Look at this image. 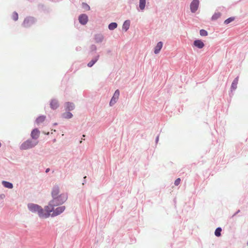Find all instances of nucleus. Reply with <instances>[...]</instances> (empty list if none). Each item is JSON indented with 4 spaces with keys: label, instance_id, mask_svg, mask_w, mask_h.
<instances>
[{
    "label": "nucleus",
    "instance_id": "20e7f679",
    "mask_svg": "<svg viewBox=\"0 0 248 248\" xmlns=\"http://www.w3.org/2000/svg\"><path fill=\"white\" fill-rule=\"evenodd\" d=\"M38 143V141L29 139L23 142L19 147L21 150H27L34 148Z\"/></svg>",
    "mask_w": 248,
    "mask_h": 248
},
{
    "label": "nucleus",
    "instance_id": "c756f323",
    "mask_svg": "<svg viewBox=\"0 0 248 248\" xmlns=\"http://www.w3.org/2000/svg\"><path fill=\"white\" fill-rule=\"evenodd\" d=\"M200 34L202 36H206L208 35V32L204 29H201L200 31Z\"/></svg>",
    "mask_w": 248,
    "mask_h": 248
},
{
    "label": "nucleus",
    "instance_id": "bb28decb",
    "mask_svg": "<svg viewBox=\"0 0 248 248\" xmlns=\"http://www.w3.org/2000/svg\"><path fill=\"white\" fill-rule=\"evenodd\" d=\"M12 18L13 20L16 21L18 19V15L16 12H14L12 14Z\"/></svg>",
    "mask_w": 248,
    "mask_h": 248
},
{
    "label": "nucleus",
    "instance_id": "0eeeda50",
    "mask_svg": "<svg viewBox=\"0 0 248 248\" xmlns=\"http://www.w3.org/2000/svg\"><path fill=\"white\" fill-rule=\"evenodd\" d=\"M120 95V92L119 90H116L113 96L112 97L110 102H109V106H113L117 102V101L118 99L119 96Z\"/></svg>",
    "mask_w": 248,
    "mask_h": 248
},
{
    "label": "nucleus",
    "instance_id": "b1692460",
    "mask_svg": "<svg viewBox=\"0 0 248 248\" xmlns=\"http://www.w3.org/2000/svg\"><path fill=\"white\" fill-rule=\"evenodd\" d=\"M221 14L220 12L215 13L212 16L211 20L213 21L216 20L219 18Z\"/></svg>",
    "mask_w": 248,
    "mask_h": 248
},
{
    "label": "nucleus",
    "instance_id": "dca6fc26",
    "mask_svg": "<svg viewBox=\"0 0 248 248\" xmlns=\"http://www.w3.org/2000/svg\"><path fill=\"white\" fill-rule=\"evenodd\" d=\"M239 77H236L232 82L231 87V91L232 92L234 91L237 88V85L238 82Z\"/></svg>",
    "mask_w": 248,
    "mask_h": 248
},
{
    "label": "nucleus",
    "instance_id": "473e14b6",
    "mask_svg": "<svg viewBox=\"0 0 248 248\" xmlns=\"http://www.w3.org/2000/svg\"><path fill=\"white\" fill-rule=\"evenodd\" d=\"M5 197V196L3 194H1L0 195V199H3Z\"/></svg>",
    "mask_w": 248,
    "mask_h": 248
},
{
    "label": "nucleus",
    "instance_id": "f03ea898",
    "mask_svg": "<svg viewBox=\"0 0 248 248\" xmlns=\"http://www.w3.org/2000/svg\"><path fill=\"white\" fill-rule=\"evenodd\" d=\"M27 206L29 210L31 212L37 213L38 216L41 218H46L45 211L40 205L33 203H29Z\"/></svg>",
    "mask_w": 248,
    "mask_h": 248
},
{
    "label": "nucleus",
    "instance_id": "ea45409f",
    "mask_svg": "<svg viewBox=\"0 0 248 248\" xmlns=\"http://www.w3.org/2000/svg\"><path fill=\"white\" fill-rule=\"evenodd\" d=\"M247 245L248 246V242H247Z\"/></svg>",
    "mask_w": 248,
    "mask_h": 248
},
{
    "label": "nucleus",
    "instance_id": "f8f14e48",
    "mask_svg": "<svg viewBox=\"0 0 248 248\" xmlns=\"http://www.w3.org/2000/svg\"><path fill=\"white\" fill-rule=\"evenodd\" d=\"M100 55L99 54H96L94 56L92 60L87 63V66L89 67H92L99 60Z\"/></svg>",
    "mask_w": 248,
    "mask_h": 248
},
{
    "label": "nucleus",
    "instance_id": "5701e85b",
    "mask_svg": "<svg viewBox=\"0 0 248 248\" xmlns=\"http://www.w3.org/2000/svg\"><path fill=\"white\" fill-rule=\"evenodd\" d=\"M118 26L116 22H111L108 24V28L109 30L112 31L115 29Z\"/></svg>",
    "mask_w": 248,
    "mask_h": 248
},
{
    "label": "nucleus",
    "instance_id": "9d476101",
    "mask_svg": "<svg viewBox=\"0 0 248 248\" xmlns=\"http://www.w3.org/2000/svg\"><path fill=\"white\" fill-rule=\"evenodd\" d=\"M78 20L80 24L84 25L86 24L88 21V16L86 14H82L79 16Z\"/></svg>",
    "mask_w": 248,
    "mask_h": 248
},
{
    "label": "nucleus",
    "instance_id": "ddd939ff",
    "mask_svg": "<svg viewBox=\"0 0 248 248\" xmlns=\"http://www.w3.org/2000/svg\"><path fill=\"white\" fill-rule=\"evenodd\" d=\"M64 105L66 111H72L75 108V104L72 102H66Z\"/></svg>",
    "mask_w": 248,
    "mask_h": 248
},
{
    "label": "nucleus",
    "instance_id": "1a4fd4ad",
    "mask_svg": "<svg viewBox=\"0 0 248 248\" xmlns=\"http://www.w3.org/2000/svg\"><path fill=\"white\" fill-rule=\"evenodd\" d=\"M205 46L204 42L201 39H196L192 45L193 47H196L199 49H202Z\"/></svg>",
    "mask_w": 248,
    "mask_h": 248
},
{
    "label": "nucleus",
    "instance_id": "4468645a",
    "mask_svg": "<svg viewBox=\"0 0 248 248\" xmlns=\"http://www.w3.org/2000/svg\"><path fill=\"white\" fill-rule=\"evenodd\" d=\"M60 193V188L59 186L57 185H55L52 188V190L51 191V196L53 198L59 195V194Z\"/></svg>",
    "mask_w": 248,
    "mask_h": 248
},
{
    "label": "nucleus",
    "instance_id": "72a5a7b5",
    "mask_svg": "<svg viewBox=\"0 0 248 248\" xmlns=\"http://www.w3.org/2000/svg\"><path fill=\"white\" fill-rule=\"evenodd\" d=\"M159 140V135H158L155 138V143H157Z\"/></svg>",
    "mask_w": 248,
    "mask_h": 248
},
{
    "label": "nucleus",
    "instance_id": "4be33fe9",
    "mask_svg": "<svg viewBox=\"0 0 248 248\" xmlns=\"http://www.w3.org/2000/svg\"><path fill=\"white\" fill-rule=\"evenodd\" d=\"M46 118V116L40 115L36 118V119L35 120V122L37 124L42 123L43 122H44L45 121Z\"/></svg>",
    "mask_w": 248,
    "mask_h": 248
},
{
    "label": "nucleus",
    "instance_id": "cd10ccee",
    "mask_svg": "<svg viewBox=\"0 0 248 248\" xmlns=\"http://www.w3.org/2000/svg\"><path fill=\"white\" fill-rule=\"evenodd\" d=\"M90 53L93 54V52H94V53L96 52L97 47L95 45H92L90 46Z\"/></svg>",
    "mask_w": 248,
    "mask_h": 248
},
{
    "label": "nucleus",
    "instance_id": "aec40b11",
    "mask_svg": "<svg viewBox=\"0 0 248 248\" xmlns=\"http://www.w3.org/2000/svg\"><path fill=\"white\" fill-rule=\"evenodd\" d=\"M2 184L3 186L6 188L11 189L13 187V184L12 183L8 182V181H2Z\"/></svg>",
    "mask_w": 248,
    "mask_h": 248
},
{
    "label": "nucleus",
    "instance_id": "a211bd4d",
    "mask_svg": "<svg viewBox=\"0 0 248 248\" xmlns=\"http://www.w3.org/2000/svg\"><path fill=\"white\" fill-rule=\"evenodd\" d=\"M104 36L101 33L96 34L94 36V40L96 43L102 42L104 39Z\"/></svg>",
    "mask_w": 248,
    "mask_h": 248
},
{
    "label": "nucleus",
    "instance_id": "423d86ee",
    "mask_svg": "<svg viewBox=\"0 0 248 248\" xmlns=\"http://www.w3.org/2000/svg\"><path fill=\"white\" fill-rule=\"evenodd\" d=\"M199 0H193L190 5V11L192 13H195L198 10L199 6Z\"/></svg>",
    "mask_w": 248,
    "mask_h": 248
},
{
    "label": "nucleus",
    "instance_id": "2f4dec72",
    "mask_svg": "<svg viewBox=\"0 0 248 248\" xmlns=\"http://www.w3.org/2000/svg\"><path fill=\"white\" fill-rule=\"evenodd\" d=\"M50 207L49 205L48 206H46L45 207L46 212L45 213H47L49 210H50L51 208H49Z\"/></svg>",
    "mask_w": 248,
    "mask_h": 248
},
{
    "label": "nucleus",
    "instance_id": "393cba45",
    "mask_svg": "<svg viewBox=\"0 0 248 248\" xmlns=\"http://www.w3.org/2000/svg\"><path fill=\"white\" fill-rule=\"evenodd\" d=\"M222 228L221 227H217L215 231V235L217 237H219L221 235Z\"/></svg>",
    "mask_w": 248,
    "mask_h": 248
},
{
    "label": "nucleus",
    "instance_id": "2eb2a0df",
    "mask_svg": "<svg viewBox=\"0 0 248 248\" xmlns=\"http://www.w3.org/2000/svg\"><path fill=\"white\" fill-rule=\"evenodd\" d=\"M163 46V43L161 41H160L157 43V45L154 48V53L155 54H157L159 53L161 48Z\"/></svg>",
    "mask_w": 248,
    "mask_h": 248
},
{
    "label": "nucleus",
    "instance_id": "f704fd0d",
    "mask_svg": "<svg viewBox=\"0 0 248 248\" xmlns=\"http://www.w3.org/2000/svg\"><path fill=\"white\" fill-rule=\"evenodd\" d=\"M240 212V210H237L232 216V217H234L236 216L238 213H239Z\"/></svg>",
    "mask_w": 248,
    "mask_h": 248
},
{
    "label": "nucleus",
    "instance_id": "39448f33",
    "mask_svg": "<svg viewBox=\"0 0 248 248\" xmlns=\"http://www.w3.org/2000/svg\"><path fill=\"white\" fill-rule=\"evenodd\" d=\"M37 21V18L35 17L28 16L24 18L21 26L25 28H29L34 25Z\"/></svg>",
    "mask_w": 248,
    "mask_h": 248
},
{
    "label": "nucleus",
    "instance_id": "c85d7f7f",
    "mask_svg": "<svg viewBox=\"0 0 248 248\" xmlns=\"http://www.w3.org/2000/svg\"><path fill=\"white\" fill-rule=\"evenodd\" d=\"M82 7L84 9H85L86 11H89L90 10V6L85 2H82Z\"/></svg>",
    "mask_w": 248,
    "mask_h": 248
},
{
    "label": "nucleus",
    "instance_id": "c9c22d12",
    "mask_svg": "<svg viewBox=\"0 0 248 248\" xmlns=\"http://www.w3.org/2000/svg\"><path fill=\"white\" fill-rule=\"evenodd\" d=\"M49 170H50V169H49V168H47V169L46 170V171H46V173H47V172H48L49 171Z\"/></svg>",
    "mask_w": 248,
    "mask_h": 248
},
{
    "label": "nucleus",
    "instance_id": "9b49d317",
    "mask_svg": "<svg viewBox=\"0 0 248 248\" xmlns=\"http://www.w3.org/2000/svg\"><path fill=\"white\" fill-rule=\"evenodd\" d=\"M50 107L53 110H55L59 107V103L57 99L53 98L50 101Z\"/></svg>",
    "mask_w": 248,
    "mask_h": 248
},
{
    "label": "nucleus",
    "instance_id": "e433bc0d",
    "mask_svg": "<svg viewBox=\"0 0 248 248\" xmlns=\"http://www.w3.org/2000/svg\"><path fill=\"white\" fill-rule=\"evenodd\" d=\"M39 6H41L42 7H43V6H44V5H42H42H39Z\"/></svg>",
    "mask_w": 248,
    "mask_h": 248
},
{
    "label": "nucleus",
    "instance_id": "6e6552de",
    "mask_svg": "<svg viewBox=\"0 0 248 248\" xmlns=\"http://www.w3.org/2000/svg\"><path fill=\"white\" fill-rule=\"evenodd\" d=\"M40 132L38 128H35L32 129L31 133V137L33 140L38 141L37 139L39 137Z\"/></svg>",
    "mask_w": 248,
    "mask_h": 248
},
{
    "label": "nucleus",
    "instance_id": "a878e982",
    "mask_svg": "<svg viewBox=\"0 0 248 248\" xmlns=\"http://www.w3.org/2000/svg\"><path fill=\"white\" fill-rule=\"evenodd\" d=\"M234 19H235L234 17H232V16L228 18L227 19H226L224 21V23L225 24H228L230 23H231L232 21H233L234 20Z\"/></svg>",
    "mask_w": 248,
    "mask_h": 248
},
{
    "label": "nucleus",
    "instance_id": "7c9ffc66",
    "mask_svg": "<svg viewBox=\"0 0 248 248\" xmlns=\"http://www.w3.org/2000/svg\"><path fill=\"white\" fill-rule=\"evenodd\" d=\"M181 179L180 178H177L174 182V185L175 186H178L180 184Z\"/></svg>",
    "mask_w": 248,
    "mask_h": 248
},
{
    "label": "nucleus",
    "instance_id": "7ed1b4c3",
    "mask_svg": "<svg viewBox=\"0 0 248 248\" xmlns=\"http://www.w3.org/2000/svg\"><path fill=\"white\" fill-rule=\"evenodd\" d=\"M51 209L47 212V213H46V218L50 216L52 217L58 216L62 213L65 209L64 206H61L54 208L55 207H50Z\"/></svg>",
    "mask_w": 248,
    "mask_h": 248
},
{
    "label": "nucleus",
    "instance_id": "58836bf2",
    "mask_svg": "<svg viewBox=\"0 0 248 248\" xmlns=\"http://www.w3.org/2000/svg\"><path fill=\"white\" fill-rule=\"evenodd\" d=\"M86 178V176H84V179H85Z\"/></svg>",
    "mask_w": 248,
    "mask_h": 248
},
{
    "label": "nucleus",
    "instance_id": "412c9836",
    "mask_svg": "<svg viewBox=\"0 0 248 248\" xmlns=\"http://www.w3.org/2000/svg\"><path fill=\"white\" fill-rule=\"evenodd\" d=\"M146 0H139V8L140 10L143 11L145 8L146 6Z\"/></svg>",
    "mask_w": 248,
    "mask_h": 248
},
{
    "label": "nucleus",
    "instance_id": "6ab92c4d",
    "mask_svg": "<svg viewBox=\"0 0 248 248\" xmlns=\"http://www.w3.org/2000/svg\"><path fill=\"white\" fill-rule=\"evenodd\" d=\"M70 111H66V112L62 114V117L64 119H69L73 116L72 113L70 112Z\"/></svg>",
    "mask_w": 248,
    "mask_h": 248
},
{
    "label": "nucleus",
    "instance_id": "f3484780",
    "mask_svg": "<svg viewBox=\"0 0 248 248\" xmlns=\"http://www.w3.org/2000/svg\"><path fill=\"white\" fill-rule=\"evenodd\" d=\"M130 25V21L129 20H126L124 21L122 26V29L125 32L127 31L129 29Z\"/></svg>",
    "mask_w": 248,
    "mask_h": 248
},
{
    "label": "nucleus",
    "instance_id": "f257e3e1",
    "mask_svg": "<svg viewBox=\"0 0 248 248\" xmlns=\"http://www.w3.org/2000/svg\"><path fill=\"white\" fill-rule=\"evenodd\" d=\"M68 198L67 194L62 193L58 195L49 202V205L50 207H55L63 204L66 202Z\"/></svg>",
    "mask_w": 248,
    "mask_h": 248
},
{
    "label": "nucleus",
    "instance_id": "4c0bfd02",
    "mask_svg": "<svg viewBox=\"0 0 248 248\" xmlns=\"http://www.w3.org/2000/svg\"><path fill=\"white\" fill-rule=\"evenodd\" d=\"M54 124V125H57V123H55Z\"/></svg>",
    "mask_w": 248,
    "mask_h": 248
}]
</instances>
